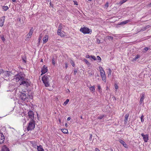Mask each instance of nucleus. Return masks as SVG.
<instances>
[{
  "label": "nucleus",
  "instance_id": "obj_6",
  "mask_svg": "<svg viewBox=\"0 0 151 151\" xmlns=\"http://www.w3.org/2000/svg\"><path fill=\"white\" fill-rule=\"evenodd\" d=\"M27 96L24 92L21 93L20 94V99L23 101H25L27 98Z\"/></svg>",
  "mask_w": 151,
  "mask_h": 151
},
{
  "label": "nucleus",
  "instance_id": "obj_16",
  "mask_svg": "<svg viewBox=\"0 0 151 151\" xmlns=\"http://www.w3.org/2000/svg\"><path fill=\"white\" fill-rule=\"evenodd\" d=\"M1 151H9V149L6 146H4L2 147Z\"/></svg>",
  "mask_w": 151,
  "mask_h": 151
},
{
  "label": "nucleus",
  "instance_id": "obj_24",
  "mask_svg": "<svg viewBox=\"0 0 151 151\" xmlns=\"http://www.w3.org/2000/svg\"><path fill=\"white\" fill-rule=\"evenodd\" d=\"M99 72L100 73L103 72H105L103 68L101 66H100L99 67Z\"/></svg>",
  "mask_w": 151,
  "mask_h": 151
},
{
  "label": "nucleus",
  "instance_id": "obj_27",
  "mask_svg": "<svg viewBox=\"0 0 151 151\" xmlns=\"http://www.w3.org/2000/svg\"><path fill=\"white\" fill-rule=\"evenodd\" d=\"M56 62V60H55V58H53L52 59V64L54 65H55Z\"/></svg>",
  "mask_w": 151,
  "mask_h": 151
},
{
  "label": "nucleus",
  "instance_id": "obj_59",
  "mask_svg": "<svg viewBox=\"0 0 151 151\" xmlns=\"http://www.w3.org/2000/svg\"><path fill=\"white\" fill-rule=\"evenodd\" d=\"M110 150L111 151H113V150H112V149H110Z\"/></svg>",
  "mask_w": 151,
  "mask_h": 151
},
{
  "label": "nucleus",
  "instance_id": "obj_42",
  "mask_svg": "<svg viewBox=\"0 0 151 151\" xmlns=\"http://www.w3.org/2000/svg\"><path fill=\"white\" fill-rule=\"evenodd\" d=\"M105 7L106 8H107L108 6H109V3L108 2H107L105 5Z\"/></svg>",
  "mask_w": 151,
  "mask_h": 151
},
{
  "label": "nucleus",
  "instance_id": "obj_18",
  "mask_svg": "<svg viewBox=\"0 0 151 151\" xmlns=\"http://www.w3.org/2000/svg\"><path fill=\"white\" fill-rule=\"evenodd\" d=\"M144 99V95L142 94L141 97V98L139 101V103L141 104L143 102V100Z\"/></svg>",
  "mask_w": 151,
  "mask_h": 151
},
{
  "label": "nucleus",
  "instance_id": "obj_17",
  "mask_svg": "<svg viewBox=\"0 0 151 151\" xmlns=\"http://www.w3.org/2000/svg\"><path fill=\"white\" fill-rule=\"evenodd\" d=\"M48 36L45 35L43 38V40L44 43H46L48 41Z\"/></svg>",
  "mask_w": 151,
  "mask_h": 151
},
{
  "label": "nucleus",
  "instance_id": "obj_20",
  "mask_svg": "<svg viewBox=\"0 0 151 151\" xmlns=\"http://www.w3.org/2000/svg\"><path fill=\"white\" fill-rule=\"evenodd\" d=\"M129 22H130V20H127L125 21L122 22H121L120 23V25L125 24H126L127 23Z\"/></svg>",
  "mask_w": 151,
  "mask_h": 151
},
{
  "label": "nucleus",
  "instance_id": "obj_41",
  "mask_svg": "<svg viewBox=\"0 0 151 151\" xmlns=\"http://www.w3.org/2000/svg\"><path fill=\"white\" fill-rule=\"evenodd\" d=\"M98 90H99V92H100L101 90V87L99 85H98Z\"/></svg>",
  "mask_w": 151,
  "mask_h": 151
},
{
  "label": "nucleus",
  "instance_id": "obj_54",
  "mask_svg": "<svg viewBox=\"0 0 151 151\" xmlns=\"http://www.w3.org/2000/svg\"><path fill=\"white\" fill-rule=\"evenodd\" d=\"M148 6L149 7L151 6V3H150V4H148Z\"/></svg>",
  "mask_w": 151,
  "mask_h": 151
},
{
  "label": "nucleus",
  "instance_id": "obj_39",
  "mask_svg": "<svg viewBox=\"0 0 151 151\" xmlns=\"http://www.w3.org/2000/svg\"><path fill=\"white\" fill-rule=\"evenodd\" d=\"M148 49L147 47H145L144 49V50H143V52H145L146 51H147L148 50Z\"/></svg>",
  "mask_w": 151,
  "mask_h": 151
},
{
  "label": "nucleus",
  "instance_id": "obj_45",
  "mask_svg": "<svg viewBox=\"0 0 151 151\" xmlns=\"http://www.w3.org/2000/svg\"><path fill=\"white\" fill-rule=\"evenodd\" d=\"M86 58H91V56H90L89 55H86Z\"/></svg>",
  "mask_w": 151,
  "mask_h": 151
},
{
  "label": "nucleus",
  "instance_id": "obj_50",
  "mask_svg": "<svg viewBox=\"0 0 151 151\" xmlns=\"http://www.w3.org/2000/svg\"><path fill=\"white\" fill-rule=\"evenodd\" d=\"M41 37H39L38 39V42H40V40H41Z\"/></svg>",
  "mask_w": 151,
  "mask_h": 151
},
{
  "label": "nucleus",
  "instance_id": "obj_49",
  "mask_svg": "<svg viewBox=\"0 0 151 151\" xmlns=\"http://www.w3.org/2000/svg\"><path fill=\"white\" fill-rule=\"evenodd\" d=\"M97 42L98 43H99L100 42V40L99 39H97Z\"/></svg>",
  "mask_w": 151,
  "mask_h": 151
},
{
  "label": "nucleus",
  "instance_id": "obj_23",
  "mask_svg": "<svg viewBox=\"0 0 151 151\" xmlns=\"http://www.w3.org/2000/svg\"><path fill=\"white\" fill-rule=\"evenodd\" d=\"M61 130L62 131V132L64 134H66L68 132V130L65 129H61Z\"/></svg>",
  "mask_w": 151,
  "mask_h": 151
},
{
  "label": "nucleus",
  "instance_id": "obj_4",
  "mask_svg": "<svg viewBox=\"0 0 151 151\" xmlns=\"http://www.w3.org/2000/svg\"><path fill=\"white\" fill-rule=\"evenodd\" d=\"M80 31L84 34H89L91 32L90 29H89L86 27L81 28Z\"/></svg>",
  "mask_w": 151,
  "mask_h": 151
},
{
  "label": "nucleus",
  "instance_id": "obj_52",
  "mask_svg": "<svg viewBox=\"0 0 151 151\" xmlns=\"http://www.w3.org/2000/svg\"><path fill=\"white\" fill-rule=\"evenodd\" d=\"M145 27V28L147 29V28H149V25H147V26H146Z\"/></svg>",
  "mask_w": 151,
  "mask_h": 151
},
{
  "label": "nucleus",
  "instance_id": "obj_43",
  "mask_svg": "<svg viewBox=\"0 0 151 151\" xmlns=\"http://www.w3.org/2000/svg\"><path fill=\"white\" fill-rule=\"evenodd\" d=\"M77 70L76 69H75L74 70L73 74L74 75H76V73H77Z\"/></svg>",
  "mask_w": 151,
  "mask_h": 151
},
{
  "label": "nucleus",
  "instance_id": "obj_33",
  "mask_svg": "<svg viewBox=\"0 0 151 151\" xmlns=\"http://www.w3.org/2000/svg\"><path fill=\"white\" fill-rule=\"evenodd\" d=\"M89 88L91 91H93L95 90V88L94 86L90 87Z\"/></svg>",
  "mask_w": 151,
  "mask_h": 151
},
{
  "label": "nucleus",
  "instance_id": "obj_1",
  "mask_svg": "<svg viewBox=\"0 0 151 151\" xmlns=\"http://www.w3.org/2000/svg\"><path fill=\"white\" fill-rule=\"evenodd\" d=\"M25 75L22 73H20L14 76L13 80L17 82L20 81V85H23L27 87L30 84V82L28 80L24 78Z\"/></svg>",
  "mask_w": 151,
  "mask_h": 151
},
{
  "label": "nucleus",
  "instance_id": "obj_53",
  "mask_svg": "<svg viewBox=\"0 0 151 151\" xmlns=\"http://www.w3.org/2000/svg\"><path fill=\"white\" fill-rule=\"evenodd\" d=\"M70 119V117H68L67 118V119L68 121H69Z\"/></svg>",
  "mask_w": 151,
  "mask_h": 151
},
{
  "label": "nucleus",
  "instance_id": "obj_37",
  "mask_svg": "<svg viewBox=\"0 0 151 151\" xmlns=\"http://www.w3.org/2000/svg\"><path fill=\"white\" fill-rule=\"evenodd\" d=\"M69 101V100L68 99H67L64 102V104L65 105H66Z\"/></svg>",
  "mask_w": 151,
  "mask_h": 151
},
{
  "label": "nucleus",
  "instance_id": "obj_5",
  "mask_svg": "<svg viewBox=\"0 0 151 151\" xmlns=\"http://www.w3.org/2000/svg\"><path fill=\"white\" fill-rule=\"evenodd\" d=\"M62 28V26L61 25H60L58 27V29L57 31V33L58 35H60L61 37L63 36L64 34L63 33V32H61V30Z\"/></svg>",
  "mask_w": 151,
  "mask_h": 151
},
{
  "label": "nucleus",
  "instance_id": "obj_14",
  "mask_svg": "<svg viewBox=\"0 0 151 151\" xmlns=\"http://www.w3.org/2000/svg\"><path fill=\"white\" fill-rule=\"evenodd\" d=\"M119 142L123 146L126 148H127L128 147L127 145L126 144L125 142L122 140H120Z\"/></svg>",
  "mask_w": 151,
  "mask_h": 151
},
{
  "label": "nucleus",
  "instance_id": "obj_12",
  "mask_svg": "<svg viewBox=\"0 0 151 151\" xmlns=\"http://www.w3.org/2000/svg\"><path fill=\"white\" fill-rule=\"evenodd\" d=\"M5 21V17H3L0 18V26L2 27Z\"/></svg>",
  "mask_w": 151,
  "mask_h": 151
},
{
  "label": "nucleus",
  "instance_id": "obj_56",
  "mask_svg": "<svg viewBox=\"0 0 151 151\" xmlns=\"http://www.w3.org/2000/svg\"><path fill=\"white\" fill-rule=\"evenodd\" d=\"M67 125H68V124H67V123H65V126H67Z\"/></svg>",
  "mask_w": 151,
  "mask_h": 151
},
{
  "label": "nucleus",
  "instance_id": "obj_28",
  "mask_svg": "<svg viewBox=\"0 0 151 151\" xmlns=\"http://www.w3.org/2000/svg\"><path fill=\"white\" fill-rule=\"evenodd\" d=\"M140 57V55H137L136 56H135L134 58H133V60H135L137 59H138Z\"/></svg>",
  "mask_w": 151,
  "mask_h": 151
},
{
  "label": "nucleus",
  "instance_id": "obj_48",
  "mask_svg": "<svg viewBox=\"0 0 151 151\" xmlns=\"http://www.w3.org/2000/svg\"><path fill=\"white\" fill-rule=\"evenodd\" d=\"M145 27H143L142 28V31L145 30V29H146Z\"/></svg>",
  "mask_w": 151,
  "mask_h": 151
},
{
  "label": "nucleus",
  "instance_id": "obj_11",
  "mask_svg": "<svg viewBox=\"0 0 151 151\" xmlns=\"http://www.w3.org/2000/svg\"><path fill=\"white\" fill-rule=\"evenodd\" d=\"M47 67H45V65H44L42 68V70L41 71L42 74L41 75H42V74H44L47 72Z\"/></svg>",
  "mask_w": 151,
  "mask_h": 151
},
{
  "label": "nucleus",
  "instance_id": "obj_40",
  "mask_svg": "<svg viewBox=\"0 0 151 151\" xmlns=\"http://www.w3.org/2000/svg\"><path fill=\"white\" fill-rule=\"evenodd\" d=\"M97 59L99 61V62H100L101 60V58L99 56H97Z\"/></svg>",
  "mask_w": 151,
  "mask_h": 151
},
{
  "label": "nucleus",
  "instance_id": "obj_13",
  "mask_svg": "<svg viewBox=\"0 0 151 151\" xmlns=\"http://www.w3.org/2000/svg\"><path fill=\"white\" fill-rule=\"evenodd\" d=\"M33 30L32 29V28L30 29L29 33L27 35V37L28 38H30L33 33Z\"/></svg>",
  "mask_w": 151,
  "mask_h": 151
},
{
  "label": "nucleus",
  "instance_id": "obj_30",
  "mask_svg": "<svg viewBox=\"0 0 151 151\" xmlns=\"http://www.w3.org/2000/svg\"><path fill=\"white\" fill-rule=\"evenodd\" d=\"M83 61L85 62L86 64L87 65H89V62L86 59H84L83 60Z\"/></svg>",
  "mask_w": 151,
  "mask_h": 151
},
{
  "label": "nucleus",
  "instance_id": "obj_55",
  "mask_svg": "<svg viewBox=\"0 0 151 151\" xmlns=\"http://www.w3.org/2000/svg\"><path fill=\"white\" fill-rule=\"evenodd\" d=\"M12 0V1L14 2H15L16 1V0Z\"/></svg>",
  "mask_w": 151,
  "mask_h": 151
},
{
  "label": "nucleus",
  "instance_id": "obj_26",
  "mask_svg": "<svg viewBox=\"0 0 151 151\" xmlns=\"http://www.w3.org/2000/svg\"><path fill=\"white\" fill-rule=\"evenodd\" d=\"M2 9L4 11H6L9 9V7L7 6H3L2 7Z\"/></svg>",
  "mask_w": 151,
  "mask_h": 151
},
{
  "label": "nucleus",
  "instance_id": "obj_35",
  "mask_svg": "<svg viewBox=\"0 0 151 151\" xmlns=\"http://www.w3.org/2000/svg\"><path fill=\"white\" fill-rule=\"evenodd\" d=\"M104 116V115H101L98 117V119H102Z\"/></svg>",
  "mask_w": 151,
  "mask_h": 151
},
{
  "label": "nucleus",
  "instance_id": "obj_10",
  "mask_svg": "<svg viewBox=\"0 0 151 151\" xmlns=\"http://www.w3.org/2000/svg\"><path fill=\"white\" fill-rule=\"evenodd\" d=\"M141 136L143 137V139L144 142H146L148 140V136L147 134L145 135L143 134H141Z\"/></svg>",
  "mask_w": 151,
  "mask_h": 151
},
{
  "label": "nucleus",
  "instance_id": "obj_47",
  "mask_svg": "<svg viewBox=\"0 0 151 151\" xmlns=\"http://www.w3.org/2000/svg\"><path fill=\"white\" fill-rule=\"evenodd\" d=\"M4 72L3 70L2 69L0 70V74H1V73H3Z\"/></svg>",
  "mask_w": 151,
  "mask_h": 151
},
{
  "label": "nucleus",
  "instance_id": "obj_21",
  "mask_svg": "<svg viewBox=\"0 0 151 151\" xmlns=\"http://www.w3.org/2000/svg\"><path fill=\"white\" fill-rule=\"evenodd\" d=\"M127 0H121L118 4L120 5H121L124 3Z\"/></svg>",
  "mask_w": 151,
  "mask_h": 151
},
{
  "label": "nucleus",
  "instance_id": "obj_7",
  "mask_svg": "<svg viewBox=\"0 0 151 151\" xmlns=\"http://www.w3.org/2000/svg\"><path fill=\"white\" fill-rule=\"evenodd\" d=\"M100 75L101 76V78L102 80L105 82L106 81V77L105 74V72H104L101 73H100Z\"/></svg>",
  "mask_w": 151,
  "mask_h": 151
},
{
  "label": "nucleus",
  "instance_id": "obj_64",
  "mask_svg": "<svg viewBox=\"0 0 151 151\" xmlns=\"http://www.w3.org/2000/svg\"><path fill=\"white\" fill-rule=\"evenodd\" d=\"M41 62H42V59L41 61Z\"/></svg>",
  "mask_w": 151,
  "mask_h": 151
},
{
  "label": "nucleus",
  "instance_id": "obj_51",
  "mask_svg": "<svg viewBox=\"0 0 151 151\" xmlns=\"http://www.w3.org/2000/svg\"><path fill=\"white\" fill-rule=\"evenodd\" d=\"M95 151H100L98 148H96L95 149Z\"/></svg>",
  "mask_w": 151,
  "mask_h": 151
},
{
  "label": "nucleus",
  "instance_id": "obj_44",
  "mask_svg": "<svg viewBox=\"0 0 151 151\" xmlns=\"http://www.w3.org/2000/svg\"><path fill=\"white\" fill-rule=\"evenodd\" d=\"M65 68L66 69L68 67V63H65Z\"/></svg>",
  "mask_w": 151,
  "mask_h": 151
},
{
  "label": "nucleus",
  "instance_id": "obj_29",
  "mask_svg": "<svg viewBox=\"0 0 151 151\" xmlns=\"http://www.w3.org/2000/svg\"><path fill=\"white\" fill-rule=\"evenodd\" d=\"M144 116L143 115H142L140 117L141 121V122H143L144 121Z\"/></svg>",
  "mask_w": 151,
  "mask_h": 151
},
{
  "label": "nucleus",
  "instance_id": "obj_57",
  "mask_svg": "<svg viewBox=\"0 0 151 151\" xmlns=\"http://www.w3.org/2000/svg\"><path fill=\"white\" fill-rule=\"evenodd\" d=\"M23 61L24 62H26V61L24 60V59H23Z\"/></svg>",
  "mask_w": 151,
  "mask_h": 151
},
{
  "label": "nucleus",
  "instance_id": "obj_62",
  "mask_svg": "<svg viewBox=\"0 0 151 151\" xmlns=\"http://www.w3.org/2000/svg\"><path fill=\"white\" fill-rule=\"evenodd\" d=\"M74 3H75V4H77H77H76V2H74Z\"/></svg>",
  "mask_w": 151,
  "mask_h": 151
},
{
  "label": "nucleus",
  "instance_id": "obj_15",
  "mask_svg": "<svg viewBox=\"0 0 151 151\" xmlns=\"http://www.w3.org/2000/svg\"><path fill=\"white\" fill-rule=\"evenodd\" d=\"M129 116V114H127L125 115V119L124 120V123L125 124H126L127 123Z\"/></svg>",
  "mask_w": 151,
  "mask_h": 151
},
{
  "label": "nucleus",
  "instance_id": "obj_31",
  "mask_svg": "<svg viewBox=\"0 0 151 151\" xmlns=\"http://www.w3.org/2000/svg\"><path fill=\"white\" fill-rule=\"evenodd\" d=\"M3 73L6 75V76H9L10 75L8 71H5V72H4Z\"/></svg>",
  "mask_w": 151,
  "mask_h": 151
},
{
  "label": "nucleus",
  "instance_id": "obj_34",
  "mask_svg": "<svg viewBox=\"0 0 151 151\" xmlns=\"http://www.w3.org/2000/svg\"><path fill=\"white\" fill-rule=\"evenodd\" d=\"M1 38L3 42H4L5 40V39L4 35H2L1 36Z\"/></svg>",
  "mask_w": 151,
  "mask_h": 151
},
{
  "label": "nucleus",
  "instance_id": "obj_61",
  "mask_svg": "<svg viewBox=\"0 0 151 151\" xmlns=\"http://www.w3.org/2000/svg\"><path fill=\"white\" fill-rule=\"evenodd\" d=\"M74 3H75V4H77H77H76V2H74Z\"/></svg>",
  "mask_w": 151,
  "mask_h": 151
},
{
  "label": "nucleus",
  "instance_id": "obj_25",
  "mask_svg": "<svg viewBox=\"0 0 151 151\" xmlns=\"http://www.w3.org/2000/svg\"><path fill=\"white\" fill-rule=\"evenodd\" d=\"M108 76H110L111 75V70L110 68L108 69Z\"/></svg>",
  "mask_w": 151,
  "mask_h": 151
},
{
  "label": "nucleus",
  "instance_id": "obj_2",
  "mask_svg": "<svg viewBox=\"0 0 151 151\" xmlns=\"http://www.w3.org/2000/svg\"><path fill=\"white\" fill-rule=\"evenodd\" d=\"M35 126V123L33 119H30V121L27 127V130L28 131L32 130L34 129Z\"/></svg>",
  "mask_w": 151,
  "mask_h": 151
},
{
  "label": "nucleus",
  "instance_id": "obj_63",
  "mask_svg": "<svg viewBox=\"0 0 151 151\" xmlns=\"http://www.w3.org/2000/svg\"><path fill=\"white\" fill-rule=\"evenodd\" d=\"M59 122H61V121H60V119L59 120Z\"/></svg>",
  "mask_w": 151,
  "mask_h": 151
},
{
  "label": "nucleus",
  "instance_id": "obj_38",
  "mask_svg": "<svg viewBox=\"0 0 151 151\" xmlns=\"http://www.w3.org/2000/svg\"><path fill=\"white\" fill-rule=\"evenodd\" d=\"M91 58H92L94 60H96V57L93 55H91Z\"/></svg>",
  "mask_w": 151,
  "mask_h": 151
},
{
  "label": "nucleus",
  "instance_id": "obj_22",
  "mask_svg": "<svg viewBox=\"0 0 151 151\" xmlns=\"http://www.w3.org/2000/svg\"><path fill=\"white\" fill-rule=\"evenodd\" d=\"M88 72L89 73V76H93L94 75V73L93 71L88 70Z\"/></svg>",
  "mask_w": 151,
  "mask_h": 151
},
{
  "label": "nucleus",
  "instance_id": "obj_58",
  "mask_svg": "<svg viewBox=\"0 0 151 151\" xmlns=\"http://www.w3.org/2000/svg\"><path fill=\"white\" fill-rule=\"evenodd\" d=\"M81 119H83V117H82V116H81Z\"/></svg>",
  "mask_w": 151,
  "mask_h": 151
},
{
  "label": "nucleus",
  "instance_id": "obj_60",
  "mask_svg": "<svg viewBox=\"0 0 151 151\" xmlns=\"http://www.w3.org/2000/svg\"><path fill=\"white\" fill-rule=\"evenodd\" d=\"M91 1V0H88V1Z\"/></svg>",
  "mask_w": 151,
  "mask_h": 151
},
{
  "label": "nucleus",
  "instance_id": "obj_19",
  "mask_svg": "<svg viewBox=\"0 0 151 151\" xmlns=\"http://www.w3.org/2000/svg\"><path fill=\"white\" fill-rule=\"evenodd\" d=\"M37 150L38 151H44L41 145L39 146H37Z\"/></svg>",
  "mask_w": 151,
  "mask_h": 151
},
{
  "label": "nucleus",
  "instance_id": "obj_46",
  "mask_svg": "<svg viewBox=\"0 0 151 151\" xmlns=\"http://www.w3.org/2000/svg\"><path fill=\"white\" fill-rule=\"evenodd\" d=\"M71 63L72 66L73 67H74L75 65V64L73 62V61H72V62H71Z\"/></svg>",
  "mask_w": 151,
  "mask_h": 151
},
{
  "label": "nucleus",
  "instance_id": "obj_32",
  "mask_svg": "<svg viewBox=\"0 0 151 151\" xmlns=\"http://www.w3.org/2000/svg\"><path fill=\"white\" fill-rule=\"evenodd\" d=\"M106 39H111V40H112L113 39V37L112 36H107L106 37Z\"/></svg>",
  "mask_w": 151,
  "mask_h": 151
},
{
  "label": "nucleus",
  "instance_id": "obj_9",
  "mask_svg": "<svg viewBox=\"0 0 151 151\" xmlns=\"http://www.w3.org/2000/svg\"><path fill=\"white\" fill-rule=\"evenodd\" d=\"M28 116L31 119L34 120V113L32 111H29L28 113Z\"/></svg>",
  "mask_w": 151,
  "mask_h": 151
},
{
  "label": "nucleus",
  "instance_id": "obj_3",
  "mask_svg": "<svg viewBox=\"0 0 151 151\" xmlns=\"http://www.w3.org/2000/svg\"><path fill=\"white\" fill-rule=\"evenodd\" d=\"M50 77L49 76L45 75L42 78V80L46 87H47L49 86L48 81L49 78Z\"/></svg>",
  "mask_w": 151,
  "mask_h": 151
},
{
  "label": "nucleus",
  "instance_id": "obj_8",
  "mask_svg": "<svg viewBox=\"0 0 151 151\" xmlns=\"http://www.w3.org/2000/svg\"><path fill=\"white\" fill-rule=\"evenodd\" d=\"M5 137L2 133H0V145L3 143L4 141Z\"/></svg>",
  "mask_w": 151,
  "mask_h": 151
},
{
  "label": "nucleus",
  "instance_id": "obj_36",
  "mask_svg": "<svg viewBox=\"0 0 151 151\" xmlns=\"http://www.w3.org/2000/svg\"><path fill=\"white\" fill-rule=\"evenodd\" d=\"M114 86H115V88L116 90L115 91H116L118 89V86H117V85L116 84H115Z\"/></svg>",
  "mask_w": 151,
  "mask_h": 151
}]
</instances>
